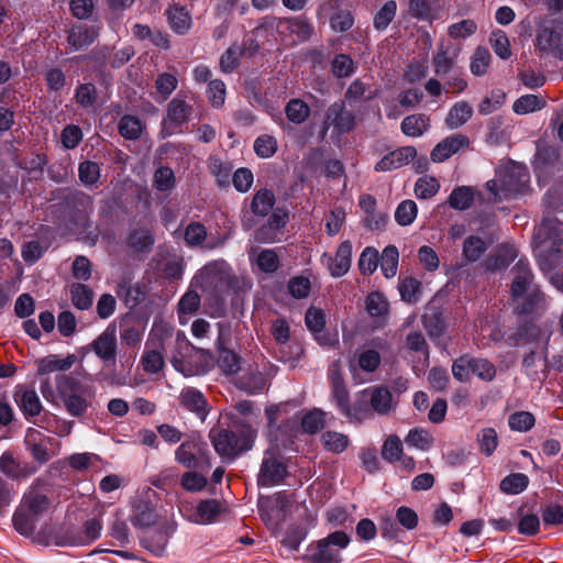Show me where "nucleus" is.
Segmentation results:
<instances>
[{
  "instance_id": "obj_19",
  "label": "nucleus",
  "mask_w": 563,
  "mask_h": 563,
  "mask_svg": "<svg viewBox=\"0 0 563 563\" xmlns=\"http://www.w3.org/2000/svg\"><path fill=\"white\" fill-rule=\"evenodd\" d=\"M52 441V438L46 437L35 428H29L24 438V442L31 451L33 459L41 464L46 463L51 459L47 450V443H51Z\"/></svg>"
},
{
  "instance_id": "obj_48",
  "label": "nucleus",
  "mask_w": 563,
  "mask_h": 563,
  "mask_svg": "<svg viewBox=\"0 0 563 563\" xmlns=\"http://www.w3.org/2000/svg\"><path fill=\"white\" fill-rule=\"evenodd\" d=\"M140 364L147 374H157L163 369L165 361L161 351L146 347L141 356Z\"/></svg>"
},
{
  "instance_id": "obj_22",
  "label": "nucleus",
  "mask_w": 563,
  "mask_h": 563,
  "mask_svg": "<svg viewBox=\"0 0 563 563\" xmlns=\"http://www.w3.org/2000/svg\"><path fill=\"white\" fill-rule=\"evenodd\" d=\"M325 124L328 128L333 126V130L341 134L353 129L355 119L351 112L344 110L343 104L333 103L327 111Z\"/></svg>"
},
{
  "instance_id": "obj_51",
  "label": "nucleus",
  "mask_w": 563,
  "mask_h": 563,
  "mask_svg": "<svg viewBox=\"0 0 563 563\" xmlns=\"http://www.w3.org/2000/svg\"><path fill=\"white\" fill-rule=\"evenodd\" d=\"M119 133L128 140H136L141 136L143 124L141 120L133 115H124L121 118L119 125Z\"/></svg>"
},
{
  "instance_id": "obj_26",
  "label": "nucleus",
  "mask_w": 563,
  "mask_h": 563,
  "mask_svg": "<svg viewBox=\"0 0 563 563\" xmlns=\"http://www.w3.org/2000/svg\"><path fill=\"white\" fill-rule=\"evenodd\" d=\"M75 362V354H68L65 357H60L57 354H49L37 361V374L42 376L54 372H66Z\"/></svg>"
},
{
  "instance_id": "obj_56",
  "label": "nucleus",
  "mask_w": 563,
  "mask_h": 563,
  "mask_svg": "<svg viewBox=\"0 0 563 563\" xmlns=\"http://www.w3.org/2000/svg\"><path fill=\"white\" fill-rule=\"evenodd\" d=\"M563 249H541L536 255L539 267L544 273L553 271L562 258Z\"/></svg>"
},
{
  "instance_id": "obj_62",
  "label": "nucleus",
  "mask_w": 563,
  "mask_h": 563,
  "mask_svg": "<svg viewBox=\"0 0 563 563\" xmlns=\"http://www.w3.org/2000/svg\"><path fill=\"white\" fill-rule=\"evenodd\" d=\"M285 112L290 122L300 124L309 117L310 109L302 100L291 99L287 103Z\"/></svg>"
},
{
  "instance_id": "obj_29",
  "label": "nucleus",
  "mask_w": 563,
  "mask_h": 563,
  "mask_svg": "<svg viewBox=\"0 0 563 563\" xmlns=\"http://www.w3.org/2000/svg\"><path fill=\"white\" fill-rule=\"evenodd\" d=\"M308 526L291 525L283 538L282 543L290 551H297L307 538L310 528L316 526V519L312 516L307 517Z\"/></svg>"
},
{
  "instance_id": "obj_24",
  "label": "nucleus",
  "mask_w": 563,
  "mask_h": 563,
  "mask_svg": "<svg viewBox=\"0 0 563 563\" xmlns=\"http://www.w3.org/2000/svg\"><path fill=\"white\" fill-rule=\"evenodd\" d=\"M366 391L368 393V399L373 412L385 416L393 410V395L387 387L372 386L367 387Z\"/></svg>"
},
{
  "instance_id": "obj_54",
  "label": "nucleus",
  "mask_w": 563,
  "mask_h": 563,
  "mask_svg": "<svg viewBox=\"0 0 563 563\" xmlns=\"http://www.w3.org/2000/svg\"><path fill=\"white\" fill-rule=\"evenodd\" d=\"M380 536L385 540L400 541L402 529L395 517L385 515L379 517Z\"/></svg>"
},
{
  "instance_id": "obj_38",
  "label": "nucleus",
  "mask_w": 563,
  "mask_h": 563,
  "mask_svg": "<svg viewBox=\"0 0 563 563\" xmlns=\"http://www.w3.org/2000/svg\"><path fill=\"white\" fill-rule=\"evenodd\" d=\"M219 503L214 499L201 500L192 515L188 516V520L196 523H209L219 514Z\"/></svg>"
},
{
  "instance_id": "obj_60",
  "label": "nucleus",
  "mask_w": 563,
  "mask_h": 563,
  "mask_svg": "<svg viewBox=\"0 0 563 563\" xmlns=\"http://www.w3.org/2000/svg\"><path fill=\"white\" fill-rule=\"evenodd\" d=\"M490 54L485 47H477L472 55L470 69L474 76H484L490 64Z\"/></svg>"
},
{
  "instance_id": "obj_59",
  "label": "nucleus",
  "mask_w": 563,
  "mask_h": 563,
  "mask_svg": "<svg viewBox=\"0 0 563 563\" xmlns=\"http://www.w3.org/2000/svg\"><path fill=\"white\" fill-rule=\"evenodd\" d=\"M418 208L413 200L401 201L395 210V220L399 225L411 224L417 218Z\"/></svg>"
},
{
  "instance_id": "obj_25",
  "label": "nucleus",
  "mask_w": 563,
  "mask_h": 563,
  "mask_svg": "<svg viewBox=\"0 0 563 563\" xmlns=\"http://www.w3.org/2000/svg\"><path fill=\"white\" fill-rule=\"evenodd\" d=\"M515 278L511 284V296L515 298L522 297L530 288L533 275L526 260L520 258L514 267Z\"/></svg>"
},
{
  "instance_id": "obj_35",
  "label": "nucleus",
  "mask_w": 563,
  "mask_h": 563,
  "mask_svg": "<svg viewBox=\"0 0 563 563\" xmlns=\"http://www.w3.org/2000/svg\"><path fill=\"white\" fill-rule=\"evenodd\" d=\"M157 521L154 507L146 501H139L134 505L131 523L135 528H147Z\"/></svg>"
},
{
  "instance_id": "obj_57",
  "label": "nucleus",
  "mask_w": 563,
  "mask_h": 563,
  "mask_svg": "<svg viewBox=\"0 0 563 563\" xmlns=\"http://www.w3.org/2000/svg\"><path fill=\"white\" fill-rule=\"evenodd\" d=\"M398 260V249H383V252L379 255V263L386 278H391L397 274Z\"/></svg>"
},
{
  "instance_id": "obj_2",
  "label": "nucleus",
  "mask_w": 563,
  "mask_h": 563,
  "mask_svg": "<svg viewBox=\"0 0 563 563\" xmlns=\"http://www.w3.org/2000/svg\"><path fill=\"white\" fill-rule=\"evenodd\" d=\"M48 485L36 481L23 495L20 507L13 514L14 529L22 536H30L35 531L36 520L51 508Z\"/></svg>"
},
{
  "instance_id": "obj_13",
  "label": "nucleus",
  "mask_w": 563,
  "mask_h": 563,
  "mask_svg": "<svg viewBox=\"0 0 563 563\" xmlns=\"http://www.w3.org/2000/svg\"><path fill=\"white\" fill-rule=\"evenodd\" d=\"M328 380L331 389L330 400L342 415L351 401V397L338 363H333L329 366Z\"/></svg>"
},
{
  "instance_id": "obj_55",
  "label": "nucleus",
  "mask_w": 563,
  "mask_h": 563,
  "mask_svg": "<svg viewBox=\"0 0 563 563\" xmlns=\"http://www.w3.org/2000/svg\"><path fill=\"white\" fill-rule=\"evenodd\" d=\"M545 102L543 99L536 95H525L518 98L514 104L512 110L517 114H527L544 107Z\"/></svg>"
},
{
  "instance_id": "obj_53",
  "label": "nucleus",
  "mask_w": 563,
  "mask_h": 563,
  "mask_svg": "<svg viewBox=\"0 0 563 563\" xmlns=\"http://www.w3.org/2000/svg\"><path fill=\"white\" fill-rule=\"evenodd\" d=\"M405 441L409 446H413L421 451L430 450L433 444L432 435L427 430L420 428L411 429Z\"/></svg>"
},
{
  "instance_id": "obj_33",
  "label": "nucleus",
  "mask_w": 563,
  "mask_h": 563,
  "mask_svg": "<svg viewBox=\"0 0 563 563\" xmlns=\"http://www.w3.org/2000/svg\"><path fill=\"white\" fill-rule=\"evenodd\" d=\"M36 424L49 433H54L58 437H67L71 432L74 423L63 420L54 413L45 412Z\"/></svg>"
},
{
  "instance_id": "obj_9",
  "label": "nucleus",
  "mask_w": 563,
  "mask_h": 563,
  "mask_svg": "<svg viewBox=\"0 0 563 563\" xmlns=\"http://www.w3.org/2000/svg\"><path fill=\"white\" fill-rule=\"evenodd\" d=\"M104 364L114 365L118 354L117 329L109 324L88 346Z\"/></svg>"
},
{
  "instance_id": "obj_63",
  "label": "nucleus",
  "mask_w": 563,
  "mask_h": 563,
  "mask_svg": "<svg viewBox=\"0 0 563 563\" xmlns=\"http://www.w3.org/2000/svg\"><path fill=\"white\" fill-rule=\"evenodd\" d=\"M420 282L412 277L402 279L398 287L401 299L407 303L418 302L420 297Z\"/></svg>"
},
{
  "instance_id": "obj_44",
  "label": "nucleus",
  "mask_w": 563,
  "mask_h": 563,
  "mask_svg": "<svg viewBox=\"0 0 563 563\" xmlns=\"http://www.w3.org/2000/svg\"><path fill=\"white\" fill-rule=\"evenodd\" d=\"M474 201V190L467 186H460L449 196V205L455 210H466Z\"/></svg>"
},
{
  "instance_id": "obj_50",
  "label": "nucleus",
  "mask_w": 563,
  "mask_h": 563,
  "mask_svg": "<svg viewBox=\"0 0 563 563\" xmlns=\"http://www.w3.org/2000/svg\"><path fill=\"white\" fill-rule=\"evenodd\" d=\"M506 100V93L501 89H493L478 104V112L487 115L503 107Z\"/></svg>"
},
{
  "instance_id": "obj_21",
  "label": "nucleus",
  "mask_w": 563,
  "mask_h": 563,
  "mask_svg": "<svg viewBox=\"0 0 563 563\" xmlns=\"http://www.w3.org/2000/svg\"><path fill=\"white\" fill-rule=\"evenodd\" d=\"M342 416L350 422H362L373 416L366 388L356 393L353 402H349Z\"/></svg>"
},
{
  "instance_id": "obj_43",
  "label": "nucleus",
  "mask_w": 563,
  "mask_h": 563,
  "mask_svg": "<svg viewBox=\"0 0 563 563\" xmlns=\"http://www.w3.org/2000/svg\"><path fill=\"white\" fill-rule=\"evenodd\" d=\"M529 485V477L523 473H512L504 477L499 488L503 493L517 495L522 493Z\"/></svg>"
},
{
  "instance_id": "obj_4",
  "label": "nucleus",
  "mask_w": 563,
  "mask_h": 563,
  "mask_svg": "<svg viewBox=\"0 0 563 563\" xmlns=\"http://www.w3.org/2000/svg\"><path fill=\"white\" fill-rule=\"evenodd\" d=\"M529 181V173L523 164L512 161L500 163L494 179L487 181L486 188L494 200L509 199L519 194Z\"/></svg>"
},
{
  "instance_id": "obj_16",
  "label": "nucleus",
  "mask_w": 563,
  "mask_h": 563,
  "mask_svg": "<svg viewBox=\"0 0 563 563\" xmlns=\"http://www.w3.org/2000/svg\"><path fill=\"white\" fill-rule=\"evenodd\" d=\"M13 399L26 420L37 417L43 410L42 402L36 391L25 385H16L13 390Z\"/></svg>"
},
{
  "instance_id": "obj_58",
  "label": "nucleus",
  "mask_w": 563,
  "mask_h": 563,
  "mask_svg": "<svg viewBox=\"0 0 563 563\" xmlns=\"http://www.w3.org/2000/svg\"><path fill=\"white\" fill-rule=\"evenodd\" d=\"M365 303L366 311L373 318H384L388 312V301L380 292H371Z\"/></svg>"
},
{
  "instance_id": "obj_7",
  "label": "nucleus",
  "mask_w": 563,
  "mask_h": 563,
  "mask_svg": "<svg viewBox=\"0 0 563 563\" xmlns=\"http://www.w3.org/2000/svg\"><path fill=\"white\" fill-rule=\"evenodd\" d=\"M175 461L188 470L208 472L211 463L203 444L199 441L188 440L180 443L175 451Z\"/></svg>"
},
{
  "instance_id": "obj_1",
  "label": "nucleus",
  "mask_w": 563,
  "mask_h": 563,
  "mask_svg": "<svg viewBox=\"0 0 563 563\" xmlns=\"http://www.w3.org/2000/svg\"><path fill=\"white\" fill-rule=\"evenodd\" d=\"M236 431L231 429H211L209 432L210 441L214 451L223 462L231 463L239 455L250 451L256 440V427L245 423L242 420H232Z\"/></svg>"
},
{
  "instance_id": "obj_12",
  "label": "nucleus",
  "mask_w": 563,
  "mask_h": 563,
  "mask_svg": "<svg viewBox=\"0 0 563 563\" xmlns=\"http://www.w3.org/2000/svg\"><path fill=\"white\" fill-rule=\"evenodd\" d=\"M472 231L463 246H492L499 242V229L492 220H474Z\"/></svg>"
},
{
  "instance_id": "obj_37",
  "label": "nucleus",
  "mask_w": 563,
  "mask_h": 563,
  "mask_svg": "<svg viewBox=\"0 0 563 563\" xmlns=\"http://www.w3.org/2000/svg\"><path fill=\"white\" fill-rule=\"evenodd\" d=\"M472 114V106L466 101H459L450 109L445 123L450 129H457L465 124L471 119Z\"/></svg>"
},
{
  "instance_id": "obj_20",
  "label": "nucleus",
  "mask_w": 563,
  "mask_h": 563,
  "mask_svg": "<svg viewBox=\"0 0 563 563\" xmlns=\"http://www.w3.org/2000/svg\"><path fill=\"white\" fill-rule=\"evenodd\" d=\"M468 144V137L462 134L445 137L431 151V159L434 163H442L457 153L460 150L467 147Z\"/></svg>"
},
{
  "instance_id": "obj_52",
  "label": "nucleus",
  "mask_w": 563,
  "mask_h": 563,
  "mask_svg": "<svg viewBox=\"0 0 563 563\" xmlns=\"http://www.w3.org/2000/svg\"><path fill=\"white\" fill-rule=\"evenodd\" d=\"M382 457L388 463L398 462L404 454V446L401 440L395 435H389L382 446Z\"/></svg>"
},
{
  "instance_id": "obj_23",
  "label": "nucleus",
  "mask_w": 563,
  "mask_h": 563,
  "mask_svg": "<svg viewBox=\"0 0 563 563\" xmlns=\"http://www.w3.org/2000/svg\"><path fill=\"white\" fill-rule=\"evenodd\" d=\"M417 155L412 146H404L386 154L377 164L375 169L378 172H388L407 165Z\"/></svg>"
},
{
  "instance_id": "obj_47",
  "label": "nucleus",
  "mask_w": 563,
  "mask_h": 563,
  "mask_svg": "<svg viewBox=\"0 0 563 563\" xmlns=\"http://www.w3.org/2000/svg\"><path fill=\"white\" fill-rule=\"evenodd\" d=\"M440 183L435 177L424 175L415 184V195L418 199H430L440 190Z\"/></svg>"
},
{
  "instance_id": "obj_49",
  "label": "nucleus",
  "mask_w": 563,
  "mask_h": 563,
  "mask_svg": "<svg viewBox=\"0 0 563 563\" xmlns=\"http://www.w3.org/2000/svg\"><path fill=\"white\" fill-rule=\"evenodd\" d=\"M300 423L306 433L314 434L324 427L325 413L321 409L314 408L303 415Z\"/></svg>"
},
{
  "instance_id": "obj_39",
  "label": "nucleus",
  "mask_w": 563,
  "mask_h": 563,
  "mask_svg": "<svg viewBox=\"0 0 563 563\" xmlns=\"http://www.w3.org/2000/svg\"><path fill=\"white\" fill-rule=\"evenodd\" d=\"M382 362L380 354L373 349H366L358 353L356 365L353 363H350V372L354 376V372L356 371V366L366 372V373H373L375 372Z\"/></svg>"
},
{
  "instance_id": "obj_41",
  "label": "nucleus",
  "mask_w": 563,
  "mask_h": 563,
  "mask_svg": "<svg viewBox=\"0 0 563 563\" xmlns=\"http://www.w3.org/2000/svg\"><path fill=\"white\" fill-rule=\"evenodd\" d=\"M55 385L60 398H65L78 393H85L82 383L73 374L56 375Z\"/></svg>"
},
{
  "instance_id": "obj_32",
  "label": "nucleus",
  "mask_w": 563,
  "mask_h": 563,
  "mask_svg": "<svg viewBox=\"0 0 563 563\" xmlns=\"http://www.w3.org/2000/svg\"><path fill=\"white\" fill-rule=\"evenodd\" d=\"M167 20L170 29L177 34H186L192 24L189 11L179 5H172L167 12Z\"/></svg>"
},
{
  "instance_id": "obj_18",
  "label": "nucleus",
  "mask_w": 563,
  "mask_h": 563,
  "mask_svg": "<svg viewBox=\"0 0 563 563\" xmlns=\"http://www.w3.org/2000/svg\"><path fill=\"white\" fill-rule=\"evenodd\" d=\"M177 343L179 349L185 352H179V355H173L170 360L173 367L186 377L199 375L201 373L200 368L190 361L191 354L198 353V351L186 339L180 340L177 338Z\"/></svg>"
},
{
  "instance_id": "obj_27",
  "label": "nucleus",
  "mask_w": 563,
  "mask_h": 563,
  "mask_svg": "<svg viewBox=\"0 0 563 563\" xmlns=\"http://www.w3.org/2000/svg\"><path fill=\"white\" fill-rule=\"evenodd\" d=\"M98 36V30L95 26L86 24H76L68 32V44L73 49L78 51L90 45Z\"/></svg>"
},
{
  "instance_id": "obj_31",
  "label": "nucleus",
  "mask_w": 563,
  "mask_h": 563,
  "mask_svg": "<svg viewBox=\"0 0 563 563\" xmlns=\"http://www.w3.org/2000/svg\"><path fill=\"white\" fill-rule=\"evenodd\" d=\"M517 257L516 249H496L483 263L485 271L496 273L506 269Z\"/></svg>"
},
{
  "instance_id": "obj_64",
  "label": "nucleus",
  "mask_w": 563,
  "mask_h": 563,
  "mask_svg": "<svg viewBox=\"0 0 563 563\" xmlns=\"http://www.w3.org/2000/svg\"><path fill=\"white\" fill-rule=\"evenodd\" d=\"M321 441L323 446L333 453L343 452L349 444V438L340 432L327 431L322 434Z\"/></svg>"
},
{
  "instance_id": "obj_34",
  "label": "nucleus",
  "mask_w": 563,
  "mask_h": 563,
  "mask_svg": "<svg viewBox=\"0 0 563 563\" xmlns=\"http://www.w3.org/2000/svg\"><path fill=\"white\" fill-rule=\"evenodd\" d=\"M117 295L122 298L125 305L130 308H134L144 301L146 292L142 285L130 284L128 282H121L117 287Z\"/></svg>"
},
{
  "instance_id": "obj_46",
  "label": "nucleus",
  "mask_w": 563,
  "mask_h": 563,
  "mask_svg": "<svg viewBox=\"0 0 563 563\" xmlns=\"http://www.w3.org/2000/svg\"><path fill=\"white\" fill-rule=\"evenodd\" d=\"M102 530L101 520L98 518H91L85 521L82 534L77 537L73 542L74 545H88L96 541Z\"/></svg>"
},
{
  "instance_id": "obj_11",
  "label": "nucleus",
  "mask_w": 563,
  "mask_h": 563,
  "mask_svg": "<svg viewBox=\"0 0 563 563\" xmlns=\"http://www.w3.org/2000/svg\"><path fill=\"white\" fill-rule=\"evenodd\" d=\"M180 407L195 415L202 422L210 412V405L201 390L196 387H184L178 396Z\"/></svg>"
},
{
  "instance_id": "obj_61",
  "label": "nucleus",
  "mask_w": 563,
  "mask_h": 563,
  "mask_svg": "<svg viewBox=\"0 0 563 563\" xmlns=\"http://www.w3.org/2000/svg\"><path fill=\"white\" fill-rule=\"evenodd\" d=\"M472 374L476 375L481 380L492 382L496 376L495 365L487 358L472 357Z\"/></svg>"
},
{
  "instance_id": "obj_17",
  "label": "nucleus",
  "mask_w": 563,
  "mask_h": 563,
  "mask_svg": "<svg viewBox=\"0 0 563 563\" xmlns=\"http://www.w3.org/2000/svg\"><path fill=\"white\" fill-rule=\"evenodd\" d=\"M352 249H332L321 256L322 264L327 266L333 277L345 275L351 267Z\"/></svg>"
},
{
  "instance_id": "obj_45",
  "label": "nucleus",
  "mask_w": 563,
  "mask_h": 563,
  "mask_svg": "<svg viewBox=\"0 0 563 563\" xmlns=\"http://www.w3.org/2000/svg\"><path fill=\"white\" fill-rule=\"evenodd\" d=\"M239 387L249 394L258 395L266 390L267 379L261 373H250L240 378Z\"/></svg>"
},
{
  "instance_id": "obj_40",
  "label": "nucleus",
  "mask_w": 563,
  "mask_h": 563,
  "mask_svg": "<svg viewBox=\"0 0 563 563\" xmlns=\"http://www.w3.org/2000/svg\"><path fill=\"white\" fill-rule=\"evenodd\" d=\"M275 203V196L268 189L258 190L251 201V212L256 217H266Z\"/></svg>"
},
{
  "instance_id": "obj_28",
  "label": "nucleus",
  "mask_w": 563,
  "mask_h": 563,
  "mask_svg": "<svg viewBox=\"0 0 563 563\" xmlns=\"http://www.w3.org/2000/svg\"><path fill=\"white\" fill-rule=\"evenodd\" d=\"M201 305L200 296L197 291L188 289L177 303V314L180 324H186L192 314H195Z\"/></svg>"
},
{
  "instance_id": "obj_6",
  "label": "nucleus",
  "mask_w": 563,
  "mask_h": 563,
  "mask_svg": "<svg viewBox=\"0 0 563 563\" xmlns=\"http://www.w3.org/2000/svg\"><path fill=\"white\" fill-rule=\"evenodd\" d=\"M350 537L338 530L325 538L311 542L306 550L310 563H341V551L350 544Z\"/></svg>"
},
{
  "instance_id": "obj_14",
  "label": "nucleus",
  "mask_w": 563,
  "mask_h": 563,
  "mask_svg": "<svg viewBox=\"0 0 563 563\" xmlns=\"http://www.w3.org/2000/svg\"><path fill=\"white\" fill-rule=\"evenodd\" d=\"M534 246H562L563 223L556 219H547L534 229Z\"/></svg>"
},
{
  "instance_id": "obj_10",
  "label": "nucleus",
  "mask_w": 563,
  "mask_h": 563,
  "mask_svg": "<svg viewBox=\"0 0 563 563\" xmlns=\"http://www.w3.org/2000/svg\"><path fill=\"white\" fill-rule=\"evenodd\" d=\"M191 106L179 96L172 99L167 106L166 115L162 122V133L170 136L189 119Z\"/></svg>"
},
{
  "instance_id": "obj_8",
  "label": "nucleus",
  "mask_w": 563,
  "mask_h": 563,
  "mask_svg": "<svg viewBox=\"0 0 563 563\" xmlns=\"http://www.w3.org/2000/svg\"><path fill=\"white\" fill-rule=\"evenodd\" d=\"M287 475V467L278 456L276 448L271 446L264 452L257 484L263 487L279 485Z\"/></svg>"
},
{
  "instance_id": "obj_42",
  "label": "nucleus",
  "mask_w": 563,
  "mask_h": 563,
  "mask_svg": "<svg viewBox=\"0 0 563 563\" xmlns=\"http://www.w3.org/2000/svg\"><path fill=\"white\" fill-rule=\"evenodd\" d=\"M430 125V120L424 114H412L406 117L401 122L402 132L411 137L421 136Z\"/></svg>"
},
{
  "instance_id": "obj_3",
  "label": "nucleus",
  "mask_w": 563,
  "mask_h": 563,
  "mask_svg": "<svg viewBox=\"0 0 563 563\" xmlns=\"http://www.w3.org/2000/svg\"><path fill=\"white\" fill-rule=\"evenodd\" d=\"M238 277L223 260H216L202 266L192 277L190 287H198L205 294H228L238 288Z\"/></svg>"
},
{
  "instance_id": "obj_36",
  "label": "nucleus",
  "mask_w": 563,
  "mask_h": 563,
  "mask_svg": "<svg viewBox=\"0 0 563 563\" xmlns=\"http://www.w3.org/2000/svg\"><path fill=\"white\" fill-rule=\"evenodd\" d=\"M70 300L75 308L88 310L93 303V290L81 283H74L69 287Z\"/></svg>"
},
{
  "instance_id": "obj_15",
  "label": "nucleus",
  "mask_w": 563,
  "mask_h": 563,
  "mask_svg": "<svg viewBox=\"0 0 563 563\" xmlns=\"http://www.w3.org/2000/svg\"><path fill=\"white\" fill-rule=\"evenodd\" d=\"M288 212L283 208H276L269 216L267 223L263 224L256 232V240L261 243L279 242L280 230L288 222Z\"/></svg>"
},
{
  "instance_id": "obj_5",
  "label": "nucleus",
  "mask_w": 563,
  "mask_h": 563,
  "mask_svg": "<svg viewBox=\"0 0 563 563\" xmlns=\"http://www.w3.org/2000/svg\"><path fill=\"white\" fill-rule=\"evenodd\" d=\"M290 406L289 402H280L277 405H271L265 408V415L267 419V435L273 443V446L284 445L291 443L298 433V419L287 418L284 419L279 424L278 419L283 413H287V409Z\"/></svg>"
},
{
  "instance_id": "obj_30",
  "label": "nucleus",
  "mask_w": 563,
  "mask_h": 563,
  "mask_svg": "<svg viewBox=\"0 0 563 563\" xmlns=\"http://www.w3.org/2000/svg\"><path fill=\"white\" fill-rule=\"evenodd\" d=\"M459 49L455 47L440 45L433 57V68L438 76H444L449 74L455 64Z\"/></svg>"
}]
</instances>
